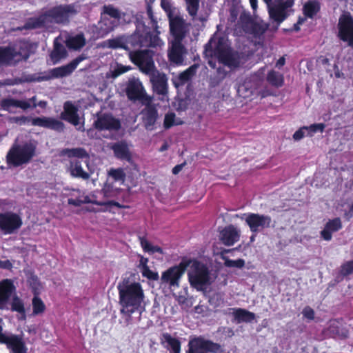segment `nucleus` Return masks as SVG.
<instances>
[{
  "label": "nucleus",
  "mask_w": 353,
  "mask_h": 353,
  "mask_svg": "<svg viewBox=\"0 0 353 353\" xmlns=\"http://www.w3.org/2000/svg\"><path fill=\"white\" fill-rule=\"evenodd\" d=\"M147 23L151 27H147L145 22L141 20L139 17L137 19L136 31L130 37H118L109 39L105 41L106 46L111 48H123L130 50L132 48L139 47H157L163 45L157 32H151L150 29L156 30L157 28V21L153 15L151 6L147 8Z\"/></svg>",
  "instance_id": "nucleus-1"
},
{
  "label": "nucleus",
  "mask_w": 353,
  "mask_h": 353,
  "mask_svg": "<svg viewBox=\"0 0 353 353\" xmlns=\"http://www.w3.org/2000/svg\"><path fill=\"white\" fill-rule=\"evenodd\" d=\"M120 312L125 315L128 320L131 315L137 312L141 314L145 307V296L141 283L136 281L134 276L124 277L118 283Z\"/></svg>",
  "instance_id": "nucleus-2"
},
{
  "label": "nucleus",
  "mask_w": 353,
  "mask_h": 353,
  "mask_svg": "<svg viewBox=\"0 0 353 353\" xmlns=\"http://www.w3.org/2000/svg\"><path fill=\"white\" fill-rule=\"evenodd\" d=\"M205 55L209 57L208 64L210 67H216V59L219 64L234 70L243 63L242 54L231 50L228 39L225 37L214 34L205 45Z\"/></svg>",
  "instance_id": "nucleus-3"
},
{
  "label": "nucleus",
  "mask_w": 353,
  "mask_h": 353,
  "mask_svg": "<svg viewBox=\"0 0 353 353\" xmlns=\"http://www.w3.org/2000/svg\"><path fill=\"white\" fill-rule=\"evenodd\" d=\"M0 309L11 310L21 315V319H26L24 303L17 294V289L13 281L3 279L0 281Z\"/></svg>",
  "instance_id": "nucleus-4"
},
{
  "label": "nucleus",
  "mask_w": 353,
  "mask_h": 353,
  "mask_svg": "<svg viewBox=\"0 0 353 353\" xmlns=\"http://www.w3.org/2000/svg\"><path fill=\"white\" fill-rule=\"evenodd\" d=\"M61 154L69 158V164L67 170L73 177L88 179L90 174L85 172L81 166L79 159L88 158V152L83 148L64 149Z\"/></svg>",
  "instance_id": "nucleus-5"
},
{
  "label": "nucleus",
  "mask_w": 353,
  "mask_h": 353,
  "mask_svg": "<svg viewBox=\"0 0 353 353\" xmlns=\"http://www.w3.org/2000/svg\"><path fill=\"white\" fill-rule=\"evenodd\" d=\"M190 269L188 270V279L190 285L201 290L210 283V276L206 265L195 261H187Z\"/></svg>",
  "instance_id": "nucleus-6"
},
{
  "label": "nucleus",
  "mask_w": 353,
  "mask_h": 353,
  "mask_svg": "<svg viewBox=\"0 0 353 353\" xmlns=\"http://www.w3.org/2000/svg\"><path fill=\"white\" fill-rule=\"evenodd\" d=\"M267 4L270 18L280 24L294 13V0H263Z\"/></svg>",
  "instance_id": "nucleus-7"
},
{
  "label": "nucleus",
  "mask_w": 353,
  "mask_h": 353,
  "mask_svg": "<svg viewBox=\"0 0 353 353\" xmlns=\"http://www.w3.org/2000/svg\"><path fill=\"white\" fill-rule=\"evenodd\" d=\"M29 46L26 41H19L12 48H0L1 64H14L29 57Z\"/></svg>",
  "instance_id": "nucleus-8"
},
{
  "label": "nucleus",
  "mask_w": 353,
  "mask_h": 353,
  "mask_svg": "<svg viewBox=\"0 0 353 353\" xmlns=\"http://www.w3.org/2000/svg\"><path fill=\"white\" fill-rule=\"evenodd\" d=\"M34 154V148L30 144L14 145L7 154V161L9 165L19 166L28 163Z\"/></svg>",
  "instance_id": "nucleus-9"
},
{
  "label": "nucleus",
  "mask_w": 353,
  "mask_h": 353,
  "mask_svg": "<svg viewBox=\"0 0 353 353\" xmlns=\"http://www.w3.org/2000/svg\"><path fill=\"white\" fill-rule=\"evenodd\" d=\"M153 54L150 50L130 51L129 58L143 73L148 75L156 70Z\"/></svg>",
  "instance_id": "nucleus-10"
},
{
  "label": "nucleus",
  "mask_w": 353,
  "mask_h": 353,
  "mask_svg": "<svg viewBox=\"0 0 353 353\" xmlns=\"http://www.w3.org/2000/svg\"><path fill=\"white\" fill-rule=\"evenodd\" d=\"M22 224V219L19 214L12 212H0V230L4 234L16 232Z\"/></svg>",
  "instance_id": "nucleus-11"
},
{
  "label": "nucleus",
  "mask_w": 353,
  "mask_h": 353,
  "mask_svg": "<svg viewBox=\"0 0 353 353\" xmlns=\"http://www.w3.org/2000/svg\"><path fill=\"white\" fill-rule=\"evenodd\" d=\"M70 203L74 206H80L83 203H92L99 206H117L121 208L119 203L114 201H109L105 196L103 188L101 190H96L89 194L88 196H83L81 200H70Z\"/></svg>",
  "instance_id": "nucleus-12"
},
{
  "label": "nucleus",
  "mask_w": 353,
  "mask_h": 353,
  "mask_svg": "<svg viewBox=\"0 0 353 353\" xmlns=\"http://www.w3.org/2000/svg\"><path fill=\"white\" fill-rule=\"evenodd\" d=\"M188 266L187 261H181L178 265L170 268L161 275L162 283L169 284L170 288L179 286V280Z\"/></svg>",
  "instance_id": "nucleus-13"
},
{
  "label": "nucleus",
  "mask_w": 353,
  "mask_h": 353,
  "mask_svg": "<svg viewBox=\"0 0 353 353\" xmlns=\"http://www.w3.org/2000/svg\"><path fill=\"white\" fill-rule=\"evenodd\" d=\"M126 94L131 101H142L150 102V99L147 97L145 90L139 80L134 77L129 79L126 86Z\"/></svg>",
  "instance_id": "nucleus-14"
},
{
  "label": "nucleus",
  "mask_w": 353,
  "mask_h": 353,
  "mask_svg": "<svg viewBox=\"0 0 353 353\" xmlns=\"http://www.w3.org/2000/svg\"><path fill=\"white\" fill-rule=\"evenodd\" d=\"M35 102V97H32L27 100H17L13 98H6L0 101V109L15 113L17 108L26 110L29 108H35L37 106Z\"/></svg>",
  "instance_id": "nucleus-15"
},
{
  "label": "nucleus",
  "mask_w": 353,
  "mask_h": 353,
  "mask_svg": "<svg viewBox=\"0 0 353 353\" xmlns=\"http://www.w3.org/2000/svg\"><path fill=\"white\" fill-rule=\"evenodd\" d=\"M339 30L341 39L353 47V18L349 13H344L340 17Z\"/></svg>",
  "instance_id": "nucleus-16"
},
{
  "label": "nucleus",
  "mask_w": 353,
  "mask_h": 353,
  "mask_svg": "<svg viewBox=\"0 0 353 353\" xmlns=\"http://www.w3.org/2000/svg\"><path fill=\"white\" fill-rule=\"evenodd\" d=\"M188 353H216L220 350V345L202 337H197L189 341Z\"/></svg>",
  "instance_id": "nucleus-17"
},
{
  "label": "nucleus",
  "mask_w": 353,
  "mask_h": 353,
  "mask_svg": "<svg viewBox=\"0 0 353 353\" xmlns=\"http://www.w3.org/2000/svg\"><path fill=\"white\" fill-rule=\"evenodd\" d=\"M245 221L252 232H258L270 226L272 219L268 215L248 213L245 214Z\"/></svg>",
  "instance_id": "nucleus-18"
},
{
  "label": "nucleus",
  "mask_w": 353,
  "mask_h": 353,
  "mask_svg": "<svg viewBox=\"0 0 353 353\" xmlns=\"http://www.w3.org/2000/svg\"><path fill=\"white\" fill-rule=\"evenodd\" d=\"M103 13L109 15L113 19L103 18V21L99 22V28L101 30V35L107 34L112 31L117 24V21L120 18V12L112 6H103Z\"/></svg>",
  "instance_id": "nucleus-19"
},
{
  "label": "nucleus",
  "mask_w": 353,
  "mask_h": 353,
  "mask_svg": "<svg viewBox=\"0 0 353 353\" xmlns=\"http://www.w3.org/2000/svg\"><path fill=\"white\" fill-rule=\"evenodd\" d=\"M51 13L54 23H65L76 14V10L72 5H61L51 8Z\"/></svg>",
  "instance_id": "nucleus-20"
},
{
  "label": "nucleus",
  "mask_w": 353,
  "mask_h": 353,
  "mask_svg": "<svg viewBox=\"0 0 353 353\" xmlns=\"http://www.w3.org/2000/svg\"><path fill=\"white\" fill-rule=\"evenodd\" d=\"M150 81L153 85L154 91L163 98L165 97L168 93V78L163 73H161L157 70L148 74Z\"/></svg>",
  "instance_id": "nucleus-21"
},
{
  "label": "nucleus",
  "mask_w": 353,
  "mask_h": 353,
  "mask_svg": "<svg viewBox=\"0 0 353 353\" xmlns=\"http://www.w3.org/2000/svg\"><path fill=\"white\" fill-rule=\"evenodd\" d=\"M224 314L233 317L232 322L239 324L250 323L255 319V314L245 309L231 307L227 309Z\"/></svg>",
  "instance_id": "nucleus-22"
},
{
  "label": "nucleus",
  "mask_w": 353,
  "mask_h": 353,
  "mask_svg": "<svg viewBox=\"0 0 353 353\" xmlns=\"http://www.w3.org/2000/svg\"><path fill=\"white\" fill-rule=\"evenodd\" d=\"M63 109L61 113L62 119L76 126L78 130H81L82 126L80 125L77 107L72 102L67 101L64 103Z\"/></svg>",
  "instance_id": "nucleus-23"
},
{
  "label": "nucleus",
  "mask_w": 353,
  "mask_h": 353,
  "mask_svg": "<svg viewBox=\"0 0 353 353\" xmlns=\"http://www.w3.org/2000/svg\"><path fill=\"white\" fill-rule=\"evenodd\" d=\"M54 23L51 13V9L37 17L31 18L26 24V28H48Z\"/></svg>",
  "instance_id": "nucleus-24"
},
{
  "label": "nucleus",
  "mask_w": 353,
  "mask_h": 353,
  "mask_svg": "<svg viewBox=\"0 0 353 353\" xmlns=\"http://www.w3.org/2000/svg\"><path fill=\"white\" fill-rule=\"evenodd\" d=\"M96 128L109 131L117 130L121 127L120 121L109 114H103L94 121Z\"/></svg>",
  "instance_id": "nucleus-25"
},
{
  "label": "nucleus",
  "mask_w": 353,
  "mask_h": 353,
  "mask_svg": "<svg viewBox=\"0 0 353 353\" xmlns=\"http://www.w3.org/2000/svg\"><path fill=\"white\" fill-rule=\"evenodd\" d=\"M170 32L174 37L172 42H181L185 36V27L184 21L178 17L170 20Z\"/></svg>",
  "instance_id": "nucleus-26"
},
{
  "label": "nucleus",
  "mask_w": 353,
  "mask_h": 353,
  "mask_svg": "<svg viewBox=\"0 0 353 353\" xmlns=\"http://www.w3.org/2000/svg\"><path fill=\"white\" fill-rule=\"evenodd\" d=\"M239 230L232 225L223 228L220 232L221 241L227 246L234 245L239 240Z\"/></svg>",
  "instance_id": "nucleus-27"
},
{
  "label": "nucleus",
  "mask_w": 353,
  "mask_h": 353,
  "mask_svg": "<svg viewBox=\"0 0 353 353\" xmlns=\"http://www.w3.org/2000/svg\"><path fill=\"white\" fill-rule=\"evenodd\" d=\"M1 343H6L12 353H27L24 342L18 336L9 334Z\"/></svg>",
  "instance_id": "nucleus-28"
},
{
  "label": "nucleus",
  "mask_w": 353,
  "mask_h": 353,
  "mask_svg": "<svg viewBox=\"0 0 353 353\" xmlns=\"http://www.w3.org/2000/svg\"><path fill=\"white\" fill-rule=\"evenodd\" d=\"M32 125L47 128L57 131L63 130V123L60 121L50 117H37L31 120Z\"/></svg>",
  "instance_id": "nucleus-29"
},
{
  "label": "nucleus",
  "mask_w": 353,
  "mask_h": 353,
  "mask_svg": "<svg viewBox=\"0 0 353 353\" xmlns=\"http://www.w3.org/2000/svg\"><path fill=\"white\" fill-rule=\"evenodd\" d=\"M184 54L185 48L181 43L172 41V47L168 52L170 62L176 65H182L184 61Z\"/></svg>",
  "instance_id": "nucleus-30"
},
{
  "label": "nucleus",
  "mask_w": 353,
  "mask_h": 353,
  "mask_svg": "<svg viewBox=\"0 0 353 353\" xmlns=\"http://www.w3.org/2000/svg\"><path fill=\"white\" fill-rule=\"evenodd\" d=\"M85 59L86 57L83 54L80 55L74 59L70 64L53 69L52 70V76L54 77H61L70 74L77 67L79 63Z\"/></svg>",
  "instance_id": "nucleus-31"
},
{
  "label": "nucleus",
  "mask_w": 353,
  "mask_h": 353,
  "mask_svg": "<svg viewBox=\"0 0 353 353\" xmlns=\"http://www.w3.org/2000/svg\"><path fill=\"white\" fill-rule=\"evenodd\" d=\"M85 59L86 57L83 54L80 55L74 59L70 64L53 69L52 70V76L54 77H61L70 74L77 67L79 63Z\"/></svg>",
  "instance_id": "nucleus-32"
},
{
  "label": "nucleus",
  "mask_w": 353,
  "mask_h": 353,
  "mask_svg": "<svg viewBox=\"0 0 353 353\" xmlns=\"http://www.w3.org/2000/svg\"><path fill=\"white\" fill-rule=\"evenodd\" d=\"M341 227L342 224L339 218L330 220L326 223L324 229L321 231V236L324 240L330 241L332 239V233L339 230Z\"/></svg>",
  "instance_id": "nucleus-33"
},
{
  "label": "nucleus",
  "mask_w": 353,
  "mask_h": 353,
  "mask_svg": "<svg viewBox=\"0 0 353 353\" xmlns=\"http://www.w3.org/2000/svg\"><path fill=\"white\" fill-rule=\"evenodd\" d=\"M161 343L170 353H180L181 352V343L179 341L168 333H164L162 335Z\"/></svg>",
  "instance_id": "nucleus-34"
},
{
  "label": "nucleus",
  "mask_w": 353,
  "mask_h": 353,
  "mask_svg": "<svg viewBox=\"0 0 353 353\" xmlns=\"http://www.w3.org/2000/svg\"><path fill=\"white\" fill-rule=\"evenodd\" d=\"M142 114L146 129L152 130L157 119V110L151 105H147L143 110Z\"/></svg>",
  "instance_id": "nucleus-35"
},
{
  "label": "nucleus",
  "mask_w": 353,
  "mask_h": 353,
  "mask_svg": "<svg viewBox=\"0 0 353 353\" xmlns=\"http://www.w3.org/2000/svg\"><path fill=\"white\" fill-rule=\"evenodd\" d=\"M114 152V156L120 159H129L130 154L129 151V146L126 141H121L114 143L111 146Z\"/></svg>",
  "instance_id": "nucleus-36"
},
{
  "label": "nucleus",
  "mask_w": 353,
  "mask_h": 353,
  "mask_svg": "<svg viewBox=\"0 0 353 353\" xmlns=\"http://www.w3.org/2000/svg\"><path fill=\"white\" fill-rule=\"evenodd\" d=\"M198 65L194 64L188 68L184 72L179 74L178 77H176L172 80L175 87L177 88L181 85H183L189 80H190L192 77L195 74Z\"/></svg>",
  "instance_id": "nucleus-37"
},
{
  "label": "nucleus",
  "mask_w": 353,
  "mask_h": 353,
  "mask_svg": "<svg viewBox=\"0 0 353 353\" xmlns=\"http://www.w3.org/2000/svg\"><path fill=\"white\" fill-rule=\"evenodd\" d=\"M103 188L105 196L109 201H114V199L121 196L123 190L120 188L116 187L113 182L110 181L109 179H107Z\"/></svg>",
  "instance_id": "nucleus-38"
},
{
  "label": "nucleus",
  "mask_w": 353,
  "mask_h": 353,
  "mask_svg": "<svg viewBox=\"0 0 353 353\" xmlns=\"http://www.w3.org/2000/svg\"><path fill=\"white\" fill-rule=\"evenodd\" d=\"M66 43L68 48L78 50L82 48L85 43V39L83 34H79L75 36L70 37Z\"/></svg>",
  "instance_id": "nucleus-39"
},
{
  "label": "nucleus",
  "mask_w": 353,
  "mask_h": 353,
  "mask_svg": "<svg viewBox=\"0 0 353 353\" xmlns=\"http://www.w3.org/2000/svg\"><path fill=\"white\" fill-rule=\"evenodd\" d=\"M108 179H109L110 181L113 182V183H118L119 185H121L125 181V173L121 168H111L108 171Z\"/></svg>",
  "instance_id": "nucleus-40"
},
{
  "label": "nucleus",
  "mask_w": 353,
  "mask_h": 353,
  "mask_svg": "<svg viewBox=\"0 0 353 353\" xmlns=\"http://www.w3.org/2000/svg\"><path fill=\"white\" fill-rule=\"evenodd\" d=\"M320 6L317 1H309L303 6V12L306 17H313L319 10Z\"/></svg>",
  "instance_id": "nucleus-41"
},
{
  "label": "nucleus",
  "mask_w": 353,
  "mask_h": 353,
  "mask_svg": "<svg viewBox=\"0 0 353 353\" xmlns=\"http://www.w3.org/2000/svg\"><path fill=\"white\" fill-rule=\"evenodd\" d=\"M139 241L141 248L145 252L151 254L155 252L163 254V250L159 246L152 245L145 238L139 237Z\"/></svg>",
  "instance_id": "nucleus-42"
},
{
  "label": "nucleus",
  "mask_w": 353,
  "mask_h": 353,
  "mask_svg": "<svg viewBox=\"0 0 353 353\" xmlns=\"http://www.w3.org/2000/svg\"><path fill=\"white\" fill-rule=\"evenodd\" d=\"M66 56V50L63 46L54 42V48L51 53V59L55 63Z\"/></svg>",
  "instance_id": "nucleus-43"
},
{
  "label": "nucleus",
  "mask_w": 353,
  "mask_h": 353,
  "mask_svg": "<svg viewBox=\"0 0 353 353\" xmlns=\"http://www.w3.org/2000/svg\"><path fill=\"white\" fill-rule=\"evenodd\" d=\"M267 81L273 86L281 87L283 83V77L281 73L272 70L267 76Z\"/></svg>",
  "instance_id": "nucleus-44"
},
{
  "label": "nucleus",
  "mask_w": 353,
  "mask_h": 353,
  "mask_svg": "<svg viewBox=\"0 0 353 353\" xmlns=\"http://www.w3.org/2000/svg\"><path fill=\"white\" fill-rule=\"evenodd\" d=\"M32 314L39 315L43 314L46 310V305L43 301L38 296L34 295L32 300Z\"/></svg>",
  "instance_id": "nucleus-45"
},
{
  "label": "nucleus",
  "mask_w": 353,
  "mask_h": 353,
  "mask_svg": "<svg viewBox=\"0 0 353 353\" xmlns=\"http://www.w3.org/2000/svg\"><path fill=\"white\" fill-rule=\"evenodd\" d=\"M28 282L31 287L34 294L38 295L40 293L41 286L37 276L31 274L28 279Z\"/></svg>",
  "instance_id": "nucleus-46"
},
{
  "label": "nucleus",
  "mask_w": 353,
  "mask_h": 353,
  "mask_svg": "<svg viewBox=\"0 0 353 353\" xmlns=\"http://www.w3.org/2000/svg\"><path fill=\"white\" fill-rule=\"evenodd\" d=\"M187 5V10L193 18L196 16L199 9V0H185Z\"/></svg>",
  "instance_id": "nucleus-47"
},
{
  "label": "nucleus",
  "mask_w": 353,
  "mask_h": 353,
  "mask_svg": "<svg viewBox=\"0 0 353 353\" xmlns=\"http://www.w3.org/2000/svg\"><path fill=\"white\" fill-rule=\"evenodd\" d=\"M305 127L307 132V136L312 137L316 132H323L325 128V125L323 123H314Z\"/></svg>",
  "instance_id": "nucleus-48"
},
{
  "label": "nucleus",
  "mask_w": 353,
  "mask_h": 353,
  "mask_svg": "<svg viewBox=\"0 0 353 353\" xmlns=\"http://www.w3.org/2000/svg\"><path fill=\"white\" fill-rule=\"evenodd\" d=\"M68 196H70V198L68 200V204L74 205L72 203H70V200H81L82 199H83V196H88V195H85L83 192L81 191L79 189H72L69 192Z\"/></svg>",
  "instance_id": "nucleus-49"
},
{
  "label": "nucleus",
  "mask_w": 353,
  "mask_h": 353,
  "mask_svg": "<svg viewBox=\"0 0 353 353\" xmlns=\"http://www.w3.org/2000/svg\"><path fill=\"white\" fill-rule=\"evenodd\" d=\"M180 123L176 121L175 114L172 112L168 113L165 116L164 119V127L169 128L174 125H178Z\"/></svg>",
  "instance_id": "nucleus-50"
},
{
  "label": "nucleus",
  "mask_w": 353,
  "mask_h": 353,
  "mask_svg": "<svg viewBox=\"0 0 353 353\" xmlns=\"http://www.w3.org/2000/svg\"><path fill=\"white\" fill-rule=\"evenodd\" d=\"M132 68L129 65H123L122 64H117L115 68L112 71V77H117L123 73H125L130 70Z\"/></svg>",
  "instance_id": "nucleus-51"
},
{
  "label": "nucleus",
  "mask_w": 353,
  "mask_h": 353,
  "mask_svg": "<svg viewBox=\"0 0 353 353\" xmlns=\"http://www.w3.org/2000/svg\"><path fill=\"white\" fill-rule=\"evenodd\" d=\"M141 272L143 276L149 279L157 280L159 279V274L157 272L150 270L148 266L141 269Z\"/></svg>",
  "instance_id": "nucleus-52"
},
{
  "label": "nucleus",
  "mask_w": 353,
  "mask_h": 353,
  "mask_svg": "<svg viewBox=\"0 0 353 353\" xmlns=\"http://www.w3.org/2000/svg\"><path fill=\"white\" fill-rule=\"evenodd\" d=\"M341 274L348 275L353 272V260L347 261L343 264L341 270Z\"/></svg>",
  "instance_id": "nucleus-53"
},
{
  "label": "nucleus",
  "mask_w": 353,
  "mask_h": 353,
  "mask_svg": "<svg viewBox=\"0 0 353 353\" xmlns=\"http://www.w3.org/2000/svg\"><path fill=\"white\" fill-rule=\"evenodd\" d=\"M239 94L243 97H248L250 94H252L253 93L252 90L247 89L246 83L239 85L238 88Z\"/></svg>",
  "instance_id": "nucleus-54"
},
{
  "label": "nucleus",
  "mask_w": 353,
  "mask_h": 353,
  "mask_svg": "<svg viewBox=\"0 0 353 353\" xmlns=\"http://www.w3.org/2000/svg\"><path fill=\"white\" fill-rule=\"evenodd\" d=\"M303 317L307 320H313L314 318V311L310 307H305L302 311Z\"/></svg>",
  "instance_id": "nucleus-55"
},
{
  "label": "nucleus",
  "mask_w": 353,
  "mask_h": 353,
  "mask_svg": "<svg viewBox=\"0 0 353 353\" xmlns=\"http://www.w3.org/2000/svg\"><path fill=\"white\" fill-rule=\"evenodd\" d=\"M306 131L307 130L305 126L301 128L299 130L294 132L293 134V139L296 141L301 140L304 137Z\"/></svg>",
  "instance_id": "nucleus-56"
},
{
  "label": "nucleus",
  "mask_w": 353,
  "mask_h": 353,
  "mask_svg": "<svg viewBox=\"0 0 353 353\" xmlns=\"http://www.w3.org/2000/svg\"><path fill=\"white\" fill-rule=\"evenodd\" d=\"M339 323L335 320L330 321V332L333 335H338L339 334V332L338 330V325Z\"/></svg>",
  "instance_id": "nucleus-57"
},
{
  "label": "nucleus",
  "mask_w": 353,
  "mask_h": 353,
  "mask_svg": "<svg viewBox=\"0 0 353 353\" xmlns=\"http://www.w3.org/2000/svg\"><path fill=\"white\" fill-rule=\"evenodd\" d=\"M225 264L227 266L229 267H238L241 268L244 265V261L243 260H228L225 261Z\"/></svg>",
  "instance_id": "nucleus-58"
},
{
  "label": "nucleus",
  "mask_w": 353,
  "mask_h": 353,
  "mask_svg": "<svg viewBox=\"0 0 353 353\" xmlns=\"http://www.w3.org/2000/svg\"><path fill=\"white\" fill-rule=\"evenodd\" d=\"M161 6L167 13L171 12L172 4L170 0H161Z\"/></svg>",
  "instance_id": "nucleus-59"
},
{
  "label": "nucleus",
  "mask_w": 353,
  "mask_h": 353,
  "mask_svg": "<svg viewBox=\"0 0 353 353\" xmlns=\"http://www.w3.org/2000/svg\"><path fill=\"white\" fill-rule=\"evenodd\" d=\"M0 268L4 269H10L12 268V263L8 260L1 261L0 260Z\"/></svg>",
  "instance_id": "nucleus-60"
},
{
  "label": "nucleus",
  "mask_w": 353,
  "mask_h": 353,
  "mask_svg": "<svg viewBox=\"0 0 353 353\" xmlns=\"http://www.w3.org/2000/svg\"><path fill=\"white\" fill-rule=\"evenodd\" d=\"M148 259L147 258H145L143 256H141L139 260V268L140 270L144 268L145 267L148 266Z\"/></svg>",
  "instance_id": "nucleus-61"
},
{
  "label": "nucleus",
  "mask_w": 353,
  "mask_h": 353,
  "mask_svg": "<svg viewBox=\"0 0 353 353\" xmlns=\"http://www.w3.org/2000/svg\"><path fill=\"white\" fill-rule=\"evenodd\" d=\"M206 310V307L203 305H197L194 307V312L197 314H203Z\"/></svg>",
  "instance_id": "nucleus-62"
},
{
  "label": "nucleus",
  "mask_w": 353,
  "mask_h": 353,
  "mask_svg": "<svg viewBox=\"0 0 353 353\" xmlns=\"http://www.w3.org/2000/svg\"><path fill=\"white\" fill-rule=\"evenodd\" d=\"M184 164H179L174 166L172 169V173L174 174H177L181 170L183 169Z\"/></svg>",
  "instance_id": "nucleus-63"
},
{
  "label": "nucleus",
  "mask_w": 353,
  "mask_h": 353,
  "mask_svg": "<svg viewBox=\"0 0 353 353\" xmlns=\"http://www.w3.org/2000/svg\"><path fill=\"white\" fill-rule=\"evenodd\" d=\"M217 73L220 78L223 79L226 76L227 71H225L221 67H219L217 68Z\"/></svg>",
  "instance_id": "nucleus-64"
}]
</instances>
